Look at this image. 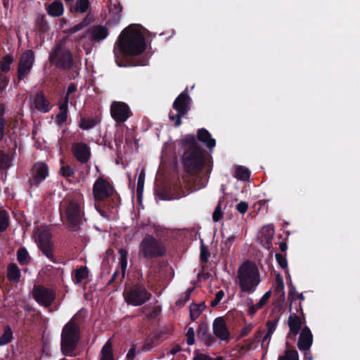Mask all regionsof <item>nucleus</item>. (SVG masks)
Returning <instances> with one entry per match:
<instances>
[{
  "label": "nucleus",
  "mask_w": 360,
  "mask_h": 360,
  "mask_svg": "<svg viewBox=\"0 0 360 360\" xmlns=\"http://www.w3.org/2000/svg\"><path fill=\"white\" fill-rule=\"evenodd\" d=\"M146 49V38L143 33L130 25L120 34L114 47L115 62L119 67L145 66L148 65L147 57L127 60L125 56H136L142 54Z\"/></svg>",
  "instance_id": "nucleus-1"
},
{
  "label": "nucleus",
  "mask_w": 360,
  "mask_h": 360,
  "mask_svg": "<svg viewBox=\"0 0 360 360\" xmlns=\"http://www.w3.org/2000/svg\"><path fill=\"white\" fill-rule=\"evenodd\" d=\"M59 210L60 217L69 229L75 231L80 228L84 216L82 193L68 195L60 203Z\"/></svg>",
  "instance_id": "nucleus-2"
},
{
  "label": "nucleus",
  "mask_w": 360,
  "mask_h": 360,
  "mask_svg": "<svg viewBox=\"0 0 360 360\" xmlns=\"http://www.w3.org/2000/svg\"><path fill=\"white\" fill-rule=\"evenodd\" d=\"M81 338L79 324L73 316L63 328L60 335V351L67 356H77V349Z\"/></svg>",
  "instance_id": "nucleus-3"
},
{
  "label": "nucleus",
  "mask_w": 360,
  "mask_h": 360,
  "mask_svg": "<svg viewBox=\"0 0 360 360\" xmlns=\"http://www.w3.org/2000/svg\"><path fill=\"white\" fill-rule=\"evenodd\" d=\"M238 278L241 291L249 294L254 292L260 283L258 268L252 262H243L238 269Z\"/></svg>",
  "instance_id": "nucleus-4"
},
{
  "label": "nucleus",
  "mask_w": 360,
  "mask_h": 360,
  "mask_svg": "<svg viewBox=\"0 0 360 360\" xmlns=\"http://www.w3.org/2000/svg\"><path fill=\"white\" fill-rule=\"evenodd\" d=\"M182 165L184 171L192 176L199 174L205 165L203 149L187 148L183 153Z\"/></svg>",
  "instance_id": "nucleus-5"
},
{
  "label": "nucleus",
  "mask_w": 360,
  "mask_h": 360,
  "mask_svg": "<svg viewBox=\"0 0 360 360\" xmlns=\"http://www.w3.org/2000/svg\"><path fill=\"white\" fill-rule=\"evenodd\" d=\"M49 60L57 68L63 71L70 70L75 65L72 53L65 47L63 40L50 53Z\"/></svg>",
  "instance_id": "nucleus-6"
},
{
  "label": "nucleus",
  "mask_w": 360,
  "mask_h": 360,
  "mask_svg": "<svg viewBox=\"0 0 360 360\" xmlns=\"http://www.w3.org/2000/svg\"><path fill=\"white\" fill-rule=\"evenodd\" d=\"M92 191L96 202H104L111 198L112 205L110 204L108 206H111L112 208L117 206V200L120 197L117 193L115 195V188L106 179L102 176L98 177L93 185Z\"/></svg>",
  "instance_id": "nucleus-7"
},
{
  "label": "nucleus",
  "mask_w": 360,
  "mask_h": 360,
  "mask_svg": "<svg viewBox=\"0 0 360 360\" xmlns=\"http://www.w3.org/2000/svg\"><path fill=\"white\" fill-rule=\"evenodd\" d=\"M139 254L147 259L161 257L166 254V248L161 240L152 235H147L140 243Z\"/></svg>",
  "instance_id": "nucleus-8"
},
{
  "label": "nucleus",
  "mask_w": 360,
  "mask_h": 360,
  "mask_svg": "<svg viewBox=\"0 0 360 360\" xmlns=\"http://www.w3.org/2000/svg\"><path fill=\"white\" fill-rule=\"evenodd\" d=\"M123 297L128 304L139 307L149 301L152 294L147 290L144 284L137 283L125 288Z\"/></svg>",
  "instance_id": "nucleus-9"
},
{
  "label": "nucleus",
  "mask_w": 360,
  "mask_h": 360,
  "mask_svg": "<svg viewBox=\"0 0 360 360\" xmlns=\"http://www.w3.org/2000/svg\"><path fill=\"white\" fill-rule=\"evenodd\" d=\"M191 98L187 92V89L181 92L174 100L172 108L176 111L174 113L170 111L169 113V119L174 121L175 127H179L181 124V117L186 115L191 110Z\"/></svg>",
  "instance_id": "nucleus-10"
},
{
  "label": "nucleus",
  "mask_w": 360,
  "mask_h": 360,
  "mask_svg": "<svg viewBox=\"0 0 360 360\" xmlns=\"http://www.w3.org/2000/svg\"><path fill=\"white\" fill-rule=\"evenodd\" d=\"M34 63V53L32 50H26L22 54L19 60L17 78L18 84L20 81L26 78L30 73Z\"/></svg>",
  "instance_id": "nucleus-11"
},
{
  "label": "nucleus",
  "mask_w": 360,
  "mask_h": 360,
  "mask_svg": "<svg viewBox=\"0 0 360 360\" xmlns=\"http://www.w3.org/2000/svg\"><path fill=\"white\" fill-rule=\"evenodd\" d=\"M30 174L31 176L28 182L29 188L30 189L37 188L49 176V167L45 162H37L33 165Z\"/></svg>",
  "instance_id": "nucleus-12"
},
{
  "label": "nucleus",
  "mask_w": 360,
  "mask_h": 360,
  "mask_svg": "<svg viewBox=\"0 0 360 360\" xmlns=\"http://www.w3.org/2000/svg\"><path fill=\"white\" fill-rule=\"evenodd\" d=\"M110 112L112 118L117 123H124L133 115L129 106L122 101H112Z\"/></svg>",
  "instance_id": "nucleus-13"
},
{
  "label": "nucleus",
  "mask_w": 360,
  "mask_h": 360,
  "mask_svg": "<svg viewBox=\"0 0 360 360\" xmlns=\"http://www.w3.org/2000/svg\"><path fill=\"white\" fill-rule=\"evenodd\" d=\"M37 245L42 254L52 262H56L53 255V245L51 241V235L46 231L43 230L38 234Z\"/></svg>",
  "instance_id": "nucleus-14"
},
{
  "label": "nucleus",
  "mask_w": 360,
  "mask_h": 360,
  "mask_svg": "<svg viewBox=\"0 0 360 360\" xmlns=\"http://www.w3.org/2000/svg\"><path fill=\"white\" fill-rule=\"evenodd\" d=\"M33 297L39 304L49 307L56 298V293L50 288L37 285L34 287Z\"/></svg>",
  "instance_id": "nucleus-15"
},
{
  "label": "nucleus",
  "mask_w": 360,
  "mask_h": 360,
  "mask_svg": "<svg viewBox=\"0 0 360 360\" xmlns=\"http://www.w3.org/2000/svg\"><path fill=\"white\" fill-rule=\"evenodd\" d=\"M72 153L76 160L82 164L87 163L91 158V148L85 143L75 142L72 145Z\"/></svg>",
  "instance_id": "nucleus-16"
},
{
  "label": "nucleus",
  "mask_w": 360,
  "mask_h": 360,
  "mask_svg": "<svg viewBox=\"0 0 360 360\" xmlns=\"http://www.w3.org/2000/svg\"><path fill=\"white\" fill-rule=\"evenodd\" d=\"M212 330L214 335L221 341L230 340L231 334L224 317L219 316L214 320Z\"/></svg>",
  "instance_id": "nucleus-17"
},
{
  "label": "nucleus",
  "mask_w": 360,
  "mask_h": 360,
  "mask_svg": "<svg viewBox=\"0 0 360 360\" xmlns=\"http://www.w3.org/2000/svg\"><path fill=\"white\" fill-rule=\"evenodd\" d=\"M290 312L288 317V324L290 328V332L288 333L287 338L290 340H295V336L300 333L302 328V316L297 315L295 312Z\"/></svg>",
  "instance_id": "nucleus-18"
},
{
  "label": "nucleus",
  "mask_w": 360,
  "mask_h": 360,
  "mask_svg": "<svg viewBox=\"0 0 360 360\" xmlns=\"http://www.w3.org/2000/svg\"><path fill=\"white\" fill-rule=\"evenodd\" d=\"M32 104L34 108L41 112L46 113L51 110V102L42 91L37 92L34 95Z\"/></svg>",
  "instance_id": "nucleus-19"
},
{
  "label": "nucleus",
  "mask_w": 360,
  "mask_h": 360,
  "mask_svg": "<svg viewBox=\"0 0 360 360\" xmlns=\"http://www.w3.org/2000/svg\"><path fill=\"white\" fill-rule=\"evenodd\" d=\"M312 343V333L308 326H304L300 334L297 347L300 351L309 350Z\"/></svg>",
  "instance_id": "nucleus-20"
},
{
  "label": "nucleus",
  "mask_w": 360,
  "mask_h": 360,
  "mask_svg": "<svg viewBox=\"0 0 360 360\" xmlns=\"http://www.w3.org/2000/svg\"><path fill=\"white\" fill-rule=\"evenodd\" d=\"M275 231L273 224L264 226L260 231V243L263 248L270 250L272 247V239L274 236Z\"/></svg>",
  "instance_id": "nucleus-21"
},
{
  "label": "nucleus",
  "mask_w": 360,
  "mask_h": 360,
  "mask_svg": "<svg viewBox=\"0 0 360 360\" xmlns=\"http://www.w3.org/2000/svg\"><path fill=\"white\" fill-rule=\"evenodd\" d=\"M197 139L202 142L210 150L216 146V141L212 138L211 134L205 128L199 129L197 131Z\"/></svg>",
  "instance_id": "nucleus-22"
},
{
  "label": "nucleus",
  "mask_w": 360,
  "mask_h": 360,
  "mask_svg": "<svg viewBox=\"0 0 360 360\" xmlns=\"http://www.w3.org/2000/svg\"><path fill=\"white\" fill-rule=\"evenodd\" d=\"M49 15L53 17H59L63 14V4L60 0H56L49 5L46 8Z\"/></svg>",
  "instance_id": "nucleus-23"
},
{
  "label": "nucleus",
  "mask_w": 360,
  "mask_h": 360,
  "mask_svg": "<svg viewBox=\"0 0 360 360\" xmlns=\"http://www.w3.org/2000/svg\"><path fill=\"white\" fill-rule=\"evenodd\" d=\"M108 35V30L103 26H95L91 30V39L100 41L103 40Z\"/></svg>",
  "instance_id": "nucleus-24"
},
{
  "label": "nucleus",
  "mask_w": 360,
  "mask_h": 360,
  "mask_svg": "<svg viewBox=\"0 0 360 360\" xmlns=\"http://www.w3.org/2000/svg\"><path fill=\"white\" fill-rule=\"evenodd\" d=\"M21 276L20 270L15 263H11L7 267V278L14 283H18Z\"/></svg>",
  "instance_id": "nucleus-25"
},
{
  "label": "nucleus",
  "mask_w": 360,
  "mask_h": 360,
  "mask_svg": "<svg viewBox=\"0 0 360 360\" xmlns=\"http://www.w3.org/2000/svg\"><path fill=\"white\" fill-rule=\"evenodd\" d=\"M286 349L284 355L280 356L278 360H299V354L296 349H290L291 345L288 342H285Z\"/></svg>",
  "instance_id": "nucleus-26"
},
{
  "label": "nucleus",
  "mask_w": 360,
  "mask_h": 360,
  "mask_svg": "<svg viewBox=\"0 0 360 360\" xmlns=\"http://www.w3.org/2000/svg\"><path fill=\"white\" fill-rule=\"evenodd\" d=\"M16 256L17 260L21 266L27 265L31 262V257L25 247H20L17 250Z\"/></svg>",
  "instance_id": "nucleus-27"
},
{
  "label": "nucleus",
  "mask_w": 360,
  "mask_h": 360,
  "mask_svg": "<svg viewBox=\"0 0 360 360\" xmlns=\"http://www.w3.org/2000/svg\"><path fill=\"white\" fill-rule=\"evenodd\" d=\"M100 360H115L112 352V344L110 340L105 342L101 350Z\"/></svg>",
  "instance_id": "nucleus-28"
},
{
  "label": "nucleus",
  "mask_w": 360,
  "mask_h": 360,
  "mask_svg": "<svg viewBox=\"0 0 360 360\" xmlns=\"http://www.w3.org/2000/svg\"><path fill=\"white\" fill-rule=\"evenodd\" d=\"M99 122L100 119L98 117L89 118L82 117L79 127L83 130H89L96 127Z\"/></svg>",
  "instance_id": "nucleus-29"
},
{
  "label": "nucleus",
  "mask_w": 360,
  "mask_h": 360,
  "mask_svg": "<svg viewBox=\"0 0 360 360\" xmlns=\"http://www.w3.org/2000/svg\"><path fill=\"white\" fill-rule=\"evenodd\" d=\"M88 275L89 270L87 267L82 266L75 270L72 280L75 283H80L87 278Z\"/></svg>",
  "instance_id": "nucleus-30"
},
{
  "label": "nucleus",
  "mask_w": 360,
  "mask_h": 360,
  "mask_svg": "<svg viewBox=\"0 0 360 360\" xmlns=\"http://www.w3.org/2000/svg\"><path fill=\"white\" fill-rule=\"evenodd\" d=\"M13 339V333L9 325L4 327L3 333L0 336V346L10 343Z\"/></svg>",
  "instance_id": "nucleus-31"
},
{
  "label": "nucleus",
  "mask_w": 360,
  "mask_h": 360,
  "mask_svg": "<svg viewBox=\"0 0 360 360\" xmlns=\"http://www.w3.org/2000/svg\"><path fill=\"white\" fill-rule=\"evenodd\" d=\"M182 143L184 146H188V148L203 149L200 147L196 137L193 134L186 135L182 140Z\"/></svg>",
  "instance_id": "nucleus-32"
},
{
  "label": "nucleus",
  "mask_w": 360,
  "mask_h": 360,
  "mask_svg": "<svg viewBox=\"0 0 360 360\" xmlns=\"http://www.w3.org/2000/svg\"><path fill=\"white\" fill-rule=\"evenodd\" d=\"M14 58L11 54L4 56L0 62V69L1 72L6 73L11 70V65L13 63Z\"/></svg>",
  "instance_id": "nucleus-33"
},
{
  "label": "nucleus",
  "mask_w": 360,
  "mask_h": 360,
  "mask_svg": "<svg viewBox=\"0 0 360 360\" xmlns=\"http://www.w3.org/2000/svg\"><path fill=\"white\" fill-rule=\"evenodd\" d=\"M234 176L242 181H247L250 176V172L246 167L243 166H237L235 169Z\"/></svg>",
  "instance_id": "nucleus-34"
},
{
  "label": "nucleus",
  "mask_w": 360,
  "mask_h": 360,
  "mask_svg": "<svg viewBox=\"0 0 360 360\" xmlns=\"http://www.w3.org/2000/svg\"><path fill=\"white\" fill-rule=\"evenodd\" d=\"M118 254L120 255V265L122 271V278H124L125 271L127 265V255L128 252L125 249L120 248L118 250Z\"/></svg>",
  "instance_id": "nucleus-35"
},
{
  "label": "nucleus",
  "mask_w": 360,
  "mask_h": 360,
  "mask_svg": "<svg viewBox=\"0 0 360 360\" xmlns=\"http://www.w3.org/2000/svg\"><path fill=\"white\" fill-rule=\"evenodd\" d=\"M89 7V0H77L75 8H71V12L84 13Z\"/></svg>",
  "instance_id": "nucleus-36"
},
{
  "label": "nucleus",
  "mask_w": 360,
  "mask_h": 360,
  "mask_svg": "<svg viewBox=\"0 0 360 360\" xmlns=\"http://www.w3.org/2000/svg\"><path fill=\"white\" fill-rule=\"evenodd\" d=\"M274 294L276 295L281 294L282 299L285 296L284 283L283 278L280 274H278L276 276V286L274 288Z\"/></svg>",
  "instance_id": "nucleus-37"
},
{
  "label": "nucleus",
  "mask_w": 360,
  "mask_h": 360,
  "mask_svg": "<svg viewBox=\"0 0 360 360\" xmlns=\"http://www.w3.org/2000/svg\"><path fill=\"white\" fill-rule=\"evenodd\" d=\"M224 200V197L220 198L219 200L218 204L216 206L213 213H212V219L214 222L219 221L222 219L224 217V213L221 210V204Z\"/></svg>",
  "instance_id": "nucleus-38"
},
{
  "label": "nucleus",
  "mask_w": 360,
  "mask_h": 360,
  "mask_svg": "<svg viewBox=\"0 0 360 360\" xmlns=\"http://www.w3.org/2000/svg\"><path fill=\"white\" fill-rule=\"evenodd\" d=\"M279 321V317L274 319L273 320H269L266 322L267 332L264 337V341L268 338H270L274 332L275 331L278 322Z\"/></svg>",
  "instance_id": "nucleus-39"
},
{
  "label": "nucleus",
  "mask_w": 360,
  "mask_h": 360,
  "mask_svg": "<svg viewBox=\"0 0 360 360\" xmlns=\"http://www.w3.org/2000/svg\"><path fill=\"white\" fill-rule=\"evenodd\" d=\"M9 226V216L8 212L4 210H0V232L5 231Z\"/></svg>",
  "instance_id": "nucleus-40"
},
{
  "label": "nucleus",
  "mask_w": 360,
  "mask_h": 360,
  "mask_svg": "<svg viewBox=\"0 0 360 360\" xmlns=\"http://www.w3.org/2000/svg\"><path fill=\"white\" fill-rule=\"evenodd\" d=\"M289 279H290V276H289ZM288 287H289V290H288V301L290 302V311H291L292 307H293V302L295 301H296V295H297V292H296V288H295V286L292 283V281L291 280H290V282H289V285H288Z\"/></svg>",
  "instance_id": "nucleus-41"
},
{
  "label": "nucleus",
  "mask_w": 360,
  "mask_h": 360,
  "mask_svg": "<svg viewBox=\"0 0 360 360\" xmlns=\"http://www.w3.org/2000/svg\"><path fill=\"white\" fill-rule=\"evenodd\" d=\"M89 22H87V19H84L81 22L74 25L73 27L66 30L65 31V33L68 34L69 35H71L72 34L76 33L77 32L82 30L86 26H87Z\"/></svg>",
  "instance_id": "nucleus-42"
},
{
  "label": "nucleus",
  "mask_w": 360,
  "mask_h": 360,
  "mask_svg": "<svg viewBox=\"0 0 360 360\" xmlns=\"http://www.w3.org/2000/svg\"><path fill=\"white\" fill-rule=\"evenodd\" d=\"M200 259L202 263H207L210 256V252L207 247L204 244L203 240H200Z\"/></svg>",
  "instance_id": "nucleus-43"
},
{
  "label": "nucleus",
  "mask_w": 360,
  "mask_h": 360,
  "mask_svg": "<svg viewBox=\"0 0 360 360\" xmlns=\"http://www.w3.org/2000/svg\"><path fill=\"white\" fill-rule=\"evenodd\" d=\"M275 258L280 267L283 269H286L285 272L288 274V261L285 256L281 253H276L275 255Z\"/></svg>",
  "instance_id": "nucleus-44"
},
{
  "label": "nucleus",
  "mask_w": 360,
  "mask_h": 360,
  "mask_svg": "<svg viewBox=\"0 0 360 360\" xmlns=\"http://www.w3.org/2000/svg\"><path fill=\"white\" fill-rule=\"evenodd\" d=\"M60 173L66 179L74 177L75 176L74 169L69 165L62 166L60 169Z\"/></svg>",
  "instance_id": "nucleus-45"
},
{
  "label": "nucleus",
  "mask_w": 360,
  "mask_h": 360,
  "mask_svg": "<svg viewBox=\"0 0 360 360\" xmlns=\"http://www.w3.org/2000/svg\"><path fill=\"white\" fill-rule=\"evenodd\" d=\"M101 202H97V203L95 204L96 210L101 214V216H102L103 218H106V219H109V216L108 215L107 212L105 211V210L102 207V205L101 204ZM103 202L104 207L107 206L108 209H110V207L112 208L111 206H108V205H110V204L112 205V202L108 203V205H107V202H105V201Z\"/></svg>",
  "instance_id": "nucleus-46"
},
{
  "label": "nucleus",
  "mask_w": 360,
  "mask_h": 360,
  "mask_svg": "<svg viewBox=\"0 0 360 360\" xmlns=\"http://www.w3.org/2000/svg\"><path fill=\"white\" fill-rule=\"evenodd\" d=\"M202 310L200 309V305L193 304L190 307V317L193 321L197 319L200 315Z\"/></svg>",
  "instance_id": "nucleus-47"
},
{
  "label": "nucleus",
  "mask_w": 360,
  "mask_h": 360,
  "mask_svg": "<svg viewBox=\"0 0 360 360\" xmlns=\"http://www.w3.org/2000/svg\"><path fill=\"white\" fill-rule=\"evenodd\" d=\"M235 239V236H231L228 237L225 241L221 242V250L225 251L226 252H229Z\"/></svg>",
  "instance_id": "nucleus-48"
},
{
  "label": "nucleus",
  "mask_w": 360,
  "mask_h": 360,
  "mask_svg": "<svg viewBox=\"0 0 360 360\" xmlns=\"http://www.w3.org/2000/svg\"><path fill=\"white\" fill-rule=\"evenodd\" d=\"M199 341L202 342L207 347H210L214 345L216 342V338L212 335L208 333L207 335L198 339Z\"/></svg>",
  "instance_id": "nucleus-49"
},
{
  "label": "nucleus",
  "mask_w": 360,
  "mask_h": 360,
  "mask_svg": "<svg viewBox=\"0 0 360 360\" xmlns=\"http://www.w3.org/2000/svg\"><path fill=\"white\" fill-rule=\"evenodd\" d=\"M199 341L202 342L207 347H210L214 345L216 342V338L212 335L208 333L207 335L198 339Z\"/></svg>",
  "instance_id": "nucleus-50"
},
{
  "label": "nucleus",
  "mask_w": 360,
  "mask_h": 360,
  "mask_svg": "<svg viewBox=\"0 0 360 360\" xmlns=\"http://www.w3.org/2000/svg\"><path fill=\"white\" fill-rule=\"evenodd\" d=\"M199 341L202 342L207 347H210L214 345L216 342V338L212 335L208 333L207 335L198 339Z\"/></svg>",
  "instance_id": "nucleus-51"
},
{
  "label": "nucleus",
  "mask_w": 360,
  "mask_h": 360,
  "mask_svg": "<svg viewBox=\"0 0 360 360\" xmlns=\"http://www.w3.org/2000/svg\"><path fill=\"white\" fill-rule=\"evenodd\" d=\"M208 333V326L207 323H201L200 324H199L198 328L197 329L198 340L207 335Z\"/></svg>",
  "instance_id": "nucleus-52"
},
{
  "label": "nucleus",
  "mask_w": 360,
  "mask_h": 360,
  "mask_svg": "<svg viewBox=\"0 0 360 360\" xmlns=\"http://www.w3.org/2000/svg\"><path fill=\"white\" fill-rule=\"evenodd\" d=\"M155 338L148 337L146 338L143 345L142 346V351L148 352L153 349L155 346Z\"/></svg>",
  "instance_id": "nucleus-53"
},
{
  "label": "nucleus",
  "mask_w": 360,
  "mask_h": 360,
  "mask_svg": "<svg viewBox=\"0 0 360 360\" xmlns=\"http://www.w3.org/2000/svg\"><path fill=\"white\" fill-rule=\"evenodd\" d=\"M193 288H188L184 294L183 297L181 298H180L177 302H176V304H185L189 300H190V297H191V292L193 291Z\"/></svg>",
  "instance_id": "nucleus-54"
},
{
  "label": "nucleus",
  "mask_w": 360,
  "mask_h": 360,
  "mask_svg": "<svg viewBox=\"0 0 360 360\" xmlns=\"http://www.w3.org/2000/svg\"><path fill=\"white\" fill-rule=\"evenodd\" d=\"M224 297V291L222 290H219L216 293L214 299L211 301L210 306L212 307H216L221 302V300L223 299Z\"/></svg>",
  "instance_id": "nucleus-55"
},
{
  "label": "nucleus",
  "mask_w": 360,
  "mask_h": 360,
  "mask_svg": "<svg viewBox=\"0 0 360 360\" xmlns=\"http://www.w3.org/2000/svg\"><path fill=\"white\" fill-rule=\"evenodd\" d=\"M68 120V114L59 112L56 117V122L59 126H63Z\"/></svg>",
  "instance_id": "nucleus-56"
},
{
  "label": "nucleus",
  "mask_w": 360,
  "mask_h": 360,
  "mask_svg": "<svg viewBox=\"0 0 360 360\" xmlns=\"http://www.w3.org/2000/svg\"><path fill=\"white\" fill-rule=\"evenodd\" d=\"M271 290H269L266 292L264 295L262 297V298L259 300V301L257 303V308H262L269 299L271 297Z\"/></svg>",
  "instance_id": "nucleus-57"
},
{
  "label": "nucleus",
  "mask_w": 360,
  "mask_h": 360,
  "mask_svg": "<svg viewBox=\"0 0 360 360\" xmlns=\"http://www.w3.org/2000/svg\"><path fill=\"white\" fill-rule=\"evenodd\" d=\"M186 337L187 344L188 345H193L195 343V331L193 328H188L186 333Z\"/></svg>",
  "instance_id": "nucleus-58"
},
{
  "label": "nucleus",
  "mask_w": 360,
  "mask_h": 360,
  "mask_svg": "<svg viewBox=\"0 0 360 360\" xmlns=\"http://www.w3.org/2000/svg\"><path fill=\"white\" fill-rule=\"evenodd\" d=\"M68 103L69 98L64 96L62 103L59 105V112L66 113L68 112Z\"/></svg>",
  "instance_id": "nucleus-59"
},
{
  "label": "nucleus",
  "mask_w": 360,
  "mask_h": 360,
  "mask_svg": "<svg viewBox=\"0 0 360 360\" xmlns=\"http://www.w3.org/2000/svg\"><path fill=\"white\" fill-rule=\"evenodd\" d=\"M144 180L138 179L137 187H136V196L138 200H141L143 191Z\"/></svg>",
  "instance_id": "nucleus-60"
},
{
  "label": "nucleus",
  "mask_w": 360,
  "mask_h": 360,
  "mask_svg": "<svg viewBox=\"0 0 360 360\" xmlns=\"http://www.w3.org/2000/svg\"><path fill=\"white\" fill-rule=\"evenodd\" d=\"M252 328L253 327L251 324H245L240 331L239 338H241L247 336L252 330Z\"/></svg>",
  "instance_id": "nucleus-61"
},
{
  "label": "nucleus",
  "mask_w": 360,
  "mask_h": 360,
  "mask_svg": "<svg viewBox=\"0 0 360 360\" xmlns=\"http://www.w3.org/2000/svg\"><path fill=\"white\" fill-rule=\"evenodd\" d=\"M114 141L117 149L118 150L123 143V134L122 133L116 132L114 136Z\"/></svg>",
  "instance_id": "nucleus-62"
},
{
  "label": "nucleus",
  "mask_w": 360,
  "mask_h": 360,
  "mask_svg": "<svg viewBox=\"0 0 360 360\" xmlns=\"http://www.w3.org/2000/svg\"><path fill=\"white\" fill-rule=\"evenodd\" d=\"M236 210L240 214H245L248 209V204L245 201H240L236 205Z\"/></svg>",
  "instance_id": "nucleus-63"
},
{
  "label": "nucleus",
  "mask_w": 360,
  "mask_h": 360,
  "mask_svg": "<svg viewBox=\"0 0 360 360\" xmlns=\"http://www.w3.org/2000/svg\"><path fill=\"white\" fill-rule=\"evenodd\" d=\"M193 360H214V359L205 354H197L193 356Z\"/></svg>",
  "instance_id": "nucleus-64"
}]
</instances>
